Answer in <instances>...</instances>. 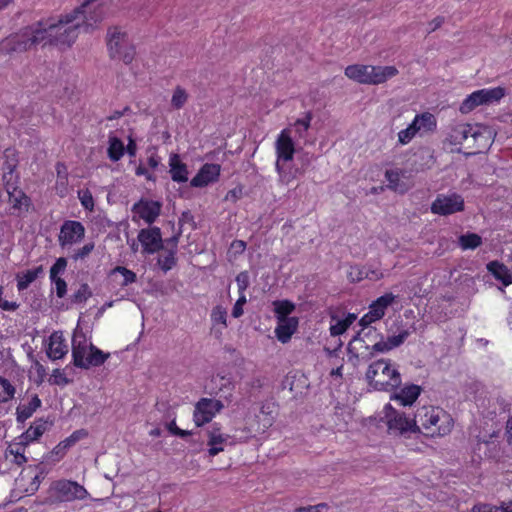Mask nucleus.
Wrapping results in <instances>:
<instances>
[{
	"instance_id": "obj_52",
	"label": "nucleus",
	"mask_w": 512,
	"mask_h": 512,
	"mask_svg": "<svg viewBox=\"0 0 512 512\" xmlns=\"http://www.w3.org/2000/svg\"><path fill=\"white\" fill-rule=\"evenodd\" d=\"M79 198H80L81 204L83 205V207L85 209L90 210V211L93 210L94 201H93L92 194L88 190L80 192Z\"/></svg>"
},
{
	"instance_id": "obj_43",
	"label": "nucleus",
	"mask_w": 512,
	"mask_h": 512,
	"mask_svg": "<svg viewBox=\"0 0 512 512\" xmlns=\"http://www.w3.org/2000/svg\"><path fill=\"white\" fill-rule=\"evenodd\" d=\"M348 277H349L351 282H360L363 279H366L367 272L365 270V266H363V267L352 266L350 268L349 273H348Z\"/></svg>"
},
{
	"instance_id": "obj_4",
	"label": "nucleus",
	"mask_w": 512,
	"mask_h": 512,
	"mask_svg": "<svg viewBox=\"0 0 512 512\" xmlns=\"http://www.w3.org/2000/svg\"><path fill=\"white\" fill-rule=\"evenodd\" d=\"M398 70L395 66L349 65L345 69V75L362 84L377 85L386 82L396 76Z\"/></svg>"
},
{
	"instance_id": "obj_48",
	"label": "nucleus",
	"mask_w": 512,
	"mask_h": 512,
	"mask_svg": "<svg viewBox=\"0 0 512 512\" xmlns=\"http://www.w3.org/2000/svg\"><path fill=\"white\" fill-rule=\"evenodd\" d=\"M94 243L89 242L86 243L82 248L76 250L74 254L72 255V258L77 261L79 259H85L93 250H94Z\"/></svg>"
},
{
	"instance_id": "obj_1",
	"label": "nucleus",
	"mask_w": 512,
	"mask_h": 512,
	"mask_svg": "<svg viewBox=\"0 0 512 512\" xmlns=\"http://www.w3.org/2000/svg\"><path fill=\"white\" fill-rule=\"evenodd\" d=\"M79 9L60 16L58 19L48 18L35 23L40 44L70 47L78 37L81 28L77 17Z\"/></svg>"
},
{
	"instance_id": "obj_10",
	"label": "nucleus",
	"mask_w": 512,
	"mask_h": 512,
	"mask_svg": "<svg viewBox=\"0 0 512 512\" xmlns=\"http://www.w3.org/2000/svg\"><path fill=\"white\" fill-rule=\"evenodd\" d=\"M276 170L279 173L280 179L283 182H289L285 172V163L293 159L295 153L294 142L290 136L286 134V130H283L276 141Z\"/></svg>"
},
{
	"instance_id": "obj_54",
	"label": "nucleus",
	"mask_w": 512,
	"mask_h": 512,
	"mask_svg": "<svg viewBox=\"0 0 512 512\" xmlns=\"http://www.w3.org/2000/svg\"><path fill=\"white\" fill-rule=\"evenodd\" d=\"M83 435H86V432L84 430H77L68 438H66L64 441H62L64 448H69L72 445H74Z\"/></svg>"
},
{
	"instance_id": "obj_58",
	"label": "nucleus",
	"mask_w": 512,
	"mask_h": 512,
	"mask_svg": "<svg viewBox=\"0 0 512 512\" xmlns=\"http://www.w3.org/2000/svg\"><path fill=\"white\" fill-rule=\"evenodd\" d=\"M328 509L327 504L320 503L315 506L301 507L297 509V512H326Z\"/></svg>"
},
{
	"instance_id": "obj_31",
	"label": "nucleus",
	"mask_w": 512,
	"mask_h": 512,
	"mask_svg": "<svg viewBox=\"0 0 512 512\" xmlns=\"http://www.w3.org/2000/svg\"><path fill=\"white\" fill-rule=\"evenodd\" d=\"M436 126V118L429 112L418 114L406 128H433Z\"/></svg>"
},
{
	"instance_id": "obj_33",
	"label": "nucleus",
	"mask_w": 512,
	"mask_h": 512,
	"mask_svg": "<svg viewBox=\"0 0 512 512\" xmlns=\"http://www.w3.org/2000/svg\"><path fill=\"white\" fill-rule=\"evenodd\" d=\"M458 244L463 250H474L482 244V238L476 233H466L459 236Z\"/></svg>"
},
{
	"instance_id": "obj_63",
	"label": "nucleus",
	"mask_w": 512,
	"mask_h": 512,
	"mask_svg": "<svg viewBox=\"0 0 512 512\" xmlns=\"http://www.w3.org/2000/svg\"><path fill=\"white\" fill-rule=\"evenodd\" d=\"M372 350L375 351V352H387L389 350H391V348L389 347V344H388V341H379L377 343H375L372 347Z\"/></svg>"
},
{
	"instance_id": "obj_37",
	"label": "nucleus",
	"mask_w": 512,
	"mask_h": 512,
	"mask_svg": "<svg viewBox=\"0 0 512 512\" xmlns=\"http://www.w3.org/2000/svg\"><path fill=\"white\" fill-rule=\"evenodd\" d=\"M92 296V290L87 283H82L78 290L72 295L73 303H84L88 298Z\"/></svg>"
},
{
	"instance_id": "obj_35",
	"label": "nucleus",
	"mask_w": 512,
	"mask_h": 512,
	"mask_svg": "<svg viewBox=\"0 0 512 512\" xmlns=\"http://www.w3.org/2000/svg\"><path fill=\"white\" fill-rule=\"evenodd\" d=\"M275 307V314L277 319H284V318H290L289 315L293 312L295 309V306L293 303L284 300V301H276L274 302Z\"/></svg>"
},
{
	"instance_id": "obj_27",
	"label": "nucleus",
	"mask_w": 512,
	"mask_h": 512,
	"mask_svg": "<svg viewBox=\"0 0 512 512\" xmlns=\"http://www.w3.org/2000/svg\"><path fill=\"white\" fill-rule=\"evenodd\" d=\"M487 270L504 286H508L512 283V274L503 263L497 260L491 261L487 264Z\"/></svg>"
},
{
	"instance_id": "obj_14",
	"label": "nucleus",
	"mask_w": 512,
	"mask_h": 512,
	"mask_svg": "<svg viewBox=\"0 0 512 512\" xmlns=\"http://www.w3.org/2000/svg\"><path fill=\"white\" fill-rule=\"evenodd\" d=\"M85 235V228L79 221L66 220L61 228L58 241L61 247L80 242Z\"/></svg>"
},
{
	"instance_id": "obj_40",
	"label": "nucleus",
	"mask_w": 512,
	"mask_h": 512,
	"mask_svg": "<svg viewBox=\"0 0 512 512\" xmlns=\"http://www.w3.org/2000/svg\"><path fill=\"white\" fill-rule=\"evenodd\" d=\"M332 321H335L334 324H331L330 326V334L332 336H339L346 332V330L349 328L348 324L344 321V319H339L336 316H332Z\"/></svg>"
},
{
	"instance_id": "obj_49",
	"label": "nucleus",
	"mask_w": 512,
	"mask_h": 512,
	"mask_svg": "<svg viewBox=\"0 0 512 512\" xmlns=\"http://www.w3.org/2000/svg\"><path fill=\"white\" fill-rule=\"evenodd\" d=\"M394 299L395 296L392 293H386L377 298V300H375L374 303L385 312L388 306H390L393 303Z\"/></svg>"
},
{
	"instance_id": "obj_59",
	"label": "nucleus",
	"mask_w": 512,
	"mask_h": 512,
	"mask_svg": "<svg viewBox=\"0 0 512 512\" xmlns=\"http://www.w3.org/2000/svg\"><path fill=\"white\" fill-rule=\"evenodd\" d=\"M365 270L367 272L366 279H369L371 281H377L383 277V273L381 271H379L378 269H374V268L365 266Z\"/></svg>"
},
{
	"instance_id": "obj_44",
	"label": "nucleus",
	"mask_w": 512,
	"mask_h": 512,
	"mask_svg": "<svg viewBox=\"0 0 512 512\" xmlns=\"http://www.w3.org/2000/svg\"><path fill=\"white\" fill-rule=\"evenodd\" d=\"M67 266V260L64 257H60L56 260V262L52 265L50 269V279L55 280L58 278V274L65 271Z\"/></svg>"
},
{
	"instance_id": "obj_34",
	"label": "nucleus",
	"mask_w": 512,
	"mask_h": 512,
	"mask_svg": "<svg viewBox=\"0 0 512 512\" xmlns=\"http://www.w3.org/2000/svg\"><path fill=\"white\" fill-rule=\"evenodd\" d=\"M16 389L11 382L0 376V403H5L14 398Z\"/></svg>"
},
{
	"instance_id": "obj_64",
	"label": "nucleus",
	"mask_w": 512,
	"mask_h": 512,
	"mask_svg": "<svg viewBox=\"0 0 512 512\" xmlns=\"http://www.w3.org/2000/svg\"><path fill=\"white\" fill-rule=\"evenodd\" d=\"M375 321H377V319H374V317L371 316V314L368 312L360 319L359 324L363 328H367L370 324H372Z\"/></svg>"
},
{
	"instance_id": "obj_23",
	"label": "nucleus",
	"mask_w": 512,
	"mask_h": 512,
	"mask_svg": "<svg viewBox=\"0 0 512 512\" xmlns=\"http://www.w3.org/2000/svg\"><path fill=\"white\" fill-rule=\"evenodd\" d=\"M208 445L210 446L208 453L210 456H216L224 450L223 444L229 439V435L220 432L219 427L214 425L207 431Z\"/></svg>"
},
{
	"instance_id": "obj_53",
	"label": "nucleus",
	"mask_w": 512,
	"mask_h": 512,
	"mask_svg": "<svg viewBox=\"0 0 512 512\" xmlns=\"http://www.w3.org/2000/svg\"><path fill=\"white\" fill-rule=\"evenodd\" d=\"M247 299L245 295H239L238 300L234 304V307L232 309V316L234 318H239L243 315V305L246 304Z\"/></svg>"
},
{
	"instance_id": "obj_32",
	"label": "nucleus",
	"mask_w": 512,
	"mask_h": 512,
	"mask_svg": "<svg viewBox=\"0 0 512 512\" xmlns=\"http://www.w3.org/2000/svg\"><path fill=\"white\" fill-rule=\"evenodd\" d=\"M125 152V146L123 142L117 137H109V147L107 149L108 157L110 160L116 162L122 158Z\"/></svg>"
},
{
	"instance_id": "obj_20",
	"label": "nucleus",
	"mask_w": 512,
	"mask_h": 512,
	"mask_svg": "<svg viewBox=\"0 0 512 512\" xmlns=\"http://www.w3.org/2000/svg\"><path fill=\"white\" fill-rule=\"evenodd\" d=\"M471 131H473V133H471L470 136L473 138L474 141H478L480 138L483 137L486 138L485 143L480 145L479 148L489 147V139L496 135L495 130H453L454 133L451 135V137L453 138V141L455 143H461L463 140L468 139L469 133Z\"/></svg>"
},
{
	"instance_id": "obj_41",
	"label": "nucleus",
	"mask_w": 512,
	"mask_h": 512,
	"mask_svg": "<svg viewBox=\"0 0 512 512\" xmlns=\"http://www.w3.org/2000/svg\"><path fill=\"white\" fill-rule=\"evenodd\" d=\"M187 101V93L184 89L177 87L173 93L171 103L173 107L179 109L181 108L185 102Z\"/></svg>"
},
{
	"instance_id": "obj_11",
	"label": "nucleus",
	"mask_w": 512,
	"mask_h": 512,
	"mask_svg": "<svg viewBox=\"0 0 512 512\" xmlns=\"http://www.w3.org/2000/svg\"><path fill=\"white\" fill-rule=\"evenodd\" d=\"M464 210V199L461 195L452 193L438 195L431 204V212L442 216L450 215Z\"/></svg>"
},
{
	"instance_id": "obj_57",
	"label": "nucleus",
	"mask_w": 512,
	"mask_h": 512,
	"mask_svg": "<svg viewBox=\"0 0 512 512\" xmlns=\"http://www.w3.org/2000/svg\"><path fill=\"white\" fill-rule=\"evenodd\" d=\"M10 453L14 455L15 464L21 466L22 464L27 462V458L24 455L23 448H17L16 450L11 449Z\"/></svg>"
},
{
	"instance_id": "obj_39",
	"label": "nucleus",
	"mask_w": 512,
	"mask_h": 512,
	"mask_svg": "<svg viewBox=\"0 0 512 512\" xmlns=\"http://www.w3.org/2000/svg\"><path fill=\"white\" fill-rule=\"evenodd\" d=\"M474 512H512V501L508 502L505 506H490L481 505L475 506Z\"/></svg>"
},
{
	"instance_id": "obj_22",
	"label": "nucleus",
	"mask_w": 512,
	"mask_h": 512,
	"mask_svg": "<svg viewBox=\"0 0 512 512\" xmlns=\"http://www.w3.org/2000/svg\"><path fill=\"white\" fill-rule=\"evenodd\" d=\"M48 428V422L42 418L36 420L20 437V446H26L30 442L38 440Z\"/></svg>"
},
{
	"instance_id": "obj_55",
	"label": "nucleus",
	"mask_w": 512,
	"mask_h": 512,
	"mask_svg": "<svg viewBox=\"0 0 512 512\" xmlns=\"http://www.w3.org/2000/svg\"><path fill=\"white\" fill-rule=\"evenodd\" d=\"M56 286V294L59 298H63L67 292V284L64 279L58 277L55 280H51Z\"/></svg>"
},
{
	"instance_id": "obj_9",
	"label": "nucleus",
	"mask_w": 512,
	"mask_h": 512,
	"mask_svg": "<svg viewBox=\"0 0 512 512\" xmlns=\"http://www.w3.org/2000/svg\"><path fill=\"white\" fill-rule=\"evenodd\" d=\"M104 0H85L80 6L77 17L80 22L81 28L85 32H90L94 29V25L101 22L105 16V9L103 7Z\"/></svg>"
},
{
	"instance_id": "obj_45",
	"label": "nucleus",
	"mask_w": 512,
	"mask_h": 512,
	"mask_svg": "<svg viewBox=\"0 0 512 512\" xmlns=\"http://www.w3.org/2000/svg\"><path fill=\"white\" fill-rule=\"evenodd\" d=\"M29 270H27L22 276L17 275V288L19 291H23L29 287V285L36 279L33 277Z\"/></svg>"
},
{
	"instance_id": "obj_56",
	"label": "nucleus",
	"mask_w": 512,
	"mask_h": 512,
	"mask_svg": "<svg viewBox=\"0 0 512 512\" xmlns=\"http://www.w3.org/2000/svg\"><path fill=\"white\" fill-rule=\"evenodd\" d=\"M419 130H400L398 137L401 144L409 143Z\"/></svg>"
},
{
	"instance_id": "obj_8",
	"label": "nucleus",
	"mask_w": 512,
	"mask_h": 512,
	"mask_svg": "<svg viewBox=\"0 0 512 512\" xmlns=\"http://www.w3.org/2000/svg\"><path fill=\"white\" fill-rule=\"evenodd\" d=\"M388 430L392 433L404 435L407 433H417L420 431L413 419L405 416L403 412L397 411L390 404H386L382 411Z\"/></svg>"
},
{
	"instance_id": "obj_47",
	"label": "nucleus",
	"mask_w": 512,
	"mask_h": 512,
	"mask_svg": "<svg viewBox=\"0 0 512 512\" xmlns=\"http://www.w3.org/2000/svg\"><path fill=\"white\" fill-rule=\"evenodd\" d=\"M408 336H409L408 330H403L398 335L389 336L387 338V341H388V344H389V347L391 348V350L393 348L399 347L401 344H403Z\"/></svg>"
},
{
	"instance_id": "obj_16",
	"label": "nucleus",
	"mask_w": 512,
	"mask_h": 512,
	"mask_svg": "<svg viewBox=\"0 0 512 512\" xmlns=\"http://www.w3.org/2000/svg\"><path fill=\"white\" fill-rule=\"evenodd\" d=\"M439 420V411L433 407L426 406L418 409L413 419L416 425L419 423L425 430H432L431 435L436 433L442 434L440 428H434L437 427Z\"/></svg>"
},
{
	"instance_id": "obj_17",
	"label": "nucleus",
	"mask_w": 512,
	"mask_h": 512,
	"mask_svg": "<svg viewBox=\"0 0 512 512\" xmlns=\"http://www.w3.org/2000/svg\"><path fill=\"white\" fill-rule=\"evenodd\" d=\"M132 212L151 225L161 212V204L157 201L140 200L132 207Z\"/></svg>"
},
{
	"instance_id": "obj_28",
	"label": "nucleus",
	"mask_w": 512,
	"mask_h": 512,
	"mask_svg": "<svg viewBox=\"0 0 512 512\" xmlns=\"http://www.w3.org/2000/svg\"><path fill=\"white\" fill-rule=\"evenodd\" d=\"M421 388L417 385H409L404 387L400 393L395 394L392 399L398 401L402 406L412 405L420 395Z\"/></svg>"
},
{
	"instance_id": "obj_62",
	"label": "nucleus",
	"mask_w": 512,
	"mask_h": 512,
	"mask_svg": "<svg viewBox=\"0 0 512 512\" xmlns=\"http://www.w3.org/2000/svg\"><path fill=\"white\" fill-rule=\"evenodd\" d=\"M369 309V313L374 317V319H377V321L383 318L385 315V312L380 309L374 302H372Z\"/></svg>"
},
{
	"instance_id": "obj_18",
	"label": "nucleus",
	"mask_w": 512,
	"mask_h": 512,
	"mask_svg": "<svg viewBox=\"0 0 512 512\" xmlns=\"http://www.w3.org/2000/svg\"><path fill=\"white\" fill-rule=\"evenodd\" d=\"M7 181L6 190L9 195V203L12 205V208L18 212V215L28 212L29 207L31 205V199L21 190L16 187H13Z\"/></svg>"
},
{
	"instance_id": "obj_13",
	"label": "nucleus",
	"mask_w": 512,
	"mask_h": 512,
	"mask_svg": "<svg viewBox=\"0 0 512 512\" xmlns=\"http://www.w3.org/2000/svg\"><path fill=\"white\" fill-rule=\"evenodd\" d=\"M54 490L57 500L61 502L84 499L88 494L82 485L69 480H60L55 482Z\"/></svg>"
},
{
	"instance_id": "obj_5",
	"label": "nucleus",
	"mask_w": 512,
	"mask_h": 512,
	"mask_svg": "<svg viewBox=\"0 0 512 512\" xmlns=\"http://www.w3.org/2000/svg\"><path fill=\"white\" fill-rule=\"evenodd\" d=\"M35 23L0 41V55L22 53L40 44Z\"/></svg>"
},
{
	"instance_id": "obj_26",
	"label": "nucleus",
	"mask_w": 512,
	"mask_h": 512,
	"mask_svg": "<svg viewBox=\"0 0 512 512\" xmlns=\"http://www.w3.org/2000/svg\"><path fill=\"white\" fill-rule=\"evenodd\" d=\"M171 178L175 182L188 180L187 166L182 163L178 154H172L169 160Z\"/></svg>"
},
{
	"instance_id": "obj_19",
	"label": "nucleus",
	"mask_w": 512,
	"mask_h": 512,
	"mask_svg": "<svg viewBox=\"0 0 512 512\" xmlns=\"http://www.w3.org/2000/svg\"><path fill=\"white\" fill-rule=\"evenodd\" d=\"M220 173V166L217 164H205L195 177L192 178L190 184L192 187H204L215 181Z\"/></svg>"
},
{
	"instance_id": "obj_46",
	"label": "nucleus",
	"mask_w": 512,
	"mask_h": 512,
	"mask_svg": "<svg viewBox=\"0 0 512 512\" xmlns=\"http://www.w3.org/2000/svg\"><path fill=\"white\" fill-rule=\"evenodd\" d=\"M236 283L240 295H245L244 292L250 284L249 274L247 271H242L236 276Z\"/></svg>"
},
{
	"instance_id": "obj_51",
	"label": "nucleus",
	"mask_w": 512,
	"mask_h": 512,
	"mask_svg": "<svg viewBox=\"0 0 512 512\" xmlns=\"http://www.w3.org/2000/svg\"><path fill=\"white\" fill-rule=\"evenodd\" d=\"M185 224H189L191 226L192 230L196 229V224H195V221H194V216L192 215V213L189 210L182 212V214H181V216L179 218V226H180L179 229L182 230V227Z\"/></svg>"
},
{
	"instance_id": "obj_30",
	"label": "nucleus",
	"mask_w": 512,
	"mask_h": 512,
	"mask_svg": "<svg viewBox=\"0 0 512 512\" xmlns=\"http://www.w3.org/2000/svg\"><path fill=\"white\" fill-rule=\"evenodd\" d=\"M18 166V155L15 149L7 148L4 151V163L3 170L4 175L3 178L6 179L7 175L12 176L14 171Z\"/></svg>"
},
{
	"instance_id": "obj_60",
	"label": "nucleus",
	"mask_w": 512,
	"mask_h": 512,
	"mask_svg": "<svg viewBox=\"0 0 512 512\" xmlns=\"http://www.w3.org/2000/svg\"><path fill=\"white\" fill-rule=\"evenodd\" d=\"M444 21H445V18L443 16H437L432 21H430L428 24L429 25L428 34L434 32L435 30L440 28L442 26V24L444 23Z\"/></svg>"
},
{
	"instance_id": "obj_7",
	"label": "nucleus",
	"mask_w": 512,
	"mask_h": 512,
	"mask_svg": "<svg viewBox=\"0 0 512 512\" xmlns=\"http://www.w3.org/2000/svg\"><path fill=\"white\" fill-rule=\"evenodd\" d=\"M506 96V89L498 86L494 88H484L474 91L468 95L461 103L459 111L462 114H468L479 106H490L497 104Z\"/></svg>"
},
{
	"instance_id": "obj_21",
	"label": "nucleus",
	"mask_w": 512,
	"mask_h": 512,
	"mask_svg": "<svg viewBox=\"0 0 512 512\" xmlns=\"http://www.w3.org/2000/svg\"><path fill=\"white\" fill-rule=\"evenodd\" d=\"M298 327V318L290 317L279 319L275 334L277 339L282 343H287Z\"/></svg>"
},
{
	"instance_id": "obj_24",
	"label": "nucleus",
	"mask_w": 512,
	"mask_h": 512,
	"mask_svg": "<svg viewBox=\"0 0 512 512\" xmlns=\"http://www.w3.org/2000/svg\"><path fill=\"white\" fill-rule=\"evenodd\" d=\"M68 353V346L60 332H54L50 336L47 355L52 360L61 359Z\"/></svg>"
},
{
	"instance_id": "obj_12",
	"label": "nucleus",
	"mask_w": 512,
	"mask_h": 512,
	"mask_svg": "<svg viewBox=\"0 0 512 512\" xmlns=\"http://www.w3.org/2000/svg\"><path fill=\"white\" fill-rule=\"evenodd\" d=\"M224 405L220 400L201 398L195 405L193 419L200 427L212 420L216 412H220Z\"/></svg>"
},
{
	"instance_id": "obj_6",
	"label": "nucleus",
	"mask_w": 512,
	"mask_h": 512,
	"mask_svg": "<svg viewBox=\"0 0 512 512\" xmlns=\"http://www.w3.org/2000/svg\"><path fill=\"white\" fill-rule=\"evenodd\" d=\"M107 46L110 57L129 64L134 59L135 50L130 44L128 35L117 26L110 27L107 32Z\"/></svg>"
},
{
	"instance_id": "obj_61",
	"label": "nucleus",
	"mask_w": 512,
	"mask_h": 512,
	"mask_svg": "<svg viewBox=\"0 0 512 512\" xmlns=\"http://www.w3.org/2000/svg\"><path fill=\"white\" fill-rule=\"evenodd\" d=\"M181 233H182V230L179 229L177 234H175L171 238L165 240L167 250L168 249H173L174 251H176L178 240H179V237H180Z\"/></svg>"
},
{
	"instance_id": "obj_50",
	"label": "nucleus",
	"mask_w": 512,
	"mask_h": 512,
	"mask_svg": "<svg viewBox=\"0 0 512 512\" xmlns=\"http://www.w3.org/2000/svg\"><path fill=\"white\" fill-rule=\"evenodd\" d=\"M50 382L55 385H67L70 383V380L63 374L60 369H54L51 375Z\"/></svg>"
},
{
	"instance_id": "obj_42",
	"label": "nucleus",
	"mask_w": 512,
	"mask_h": 512,
	"mask_svg": "<svg viewBox=\"0 0 512 512\" xmlns=\"http://www.w3.org/2000/svg\"><path fill=\"white\" fill-rule=\"evenodd\" d=\"M211 320L213 323H221L225 327L227 326V311L222 306H216L211 312Z\"/></svg>"
},
{
	"instance_id": "obj_25",
	"label": "nucleus",
	"mask_w": 512,
	"mask_h": 512,
	"mask_svg": "<svg viewBox=\"0 0 512 512\" xmlns=\"http://www.w3.org/2000/svg\"><path fill=\"white\" fill-rule=\"evenodd\" d=\"M406 171L402 169H391L385 172L388 181V188L393 191L404 193L409 189V185L403 182L402 178H407Z\"/></svg>"
},
{
	"instance_id": "obj_3",
	"label": "nucleus",
	"mask_w": 512,
	"mask_h": 512,
	"mask_svg": "<svg viewBox=\"0 0 512 512\" xmlns=\"http://www.w3.org/2000/svg\"><path fill=\"white\" fill-rule=\"evenodd\" d=\"M366 380L375 390L390 391L401 385L400 373L385 359H380L368 367Z\"/></svg>"
},
{
	"instance_id": "obj_15",
	"label": "nucleus",
	"mask_w": 512,
	"mask_h": 512,
	"mask_svg": "<svg viewBox=\"0 0 512 512\" xmlns=\"http://www.w3.org/2000/svg\"><path fill=\"white\" fill-rule=\"evenodd\" d=\"M138 240L142 244L144 252L148 254H153L164 248L161 230L158 227L140 230Z\"/></svg>"
},
{
	"instance_id": "obj_36",
	"label": "nucleus",
	"mask_w": 512,
	"mask_h": 512,
	"mask_svg": "<svg viewBox=\"0 0 512 512\" xmlns=\"http://www.w3.org/2000/svg\"><path fill=\"white\" fill-rule=\"evenodd\" d=\"M116 273H119L123 276V281L121 282L122 287L128 286L129 284L135 283L137 281L136 274L124 266H116L113 268L111 274Z\"/></svg>"
},
{
	"instance_id": "obj_29",
	"label": "nucleus",
	"mask_w": 512,
	"mask_h": 512,
	"mask_svg": "<svg viewBox=\"0 0 512 512\" xmlns=\"http://www.w3.org/2000/svg\"><path fill=\"white\" fill-rule=\"evenodd\" d=\"M41 406L38 395H33L28 405H20L16 409L17 422L24 423Z\"/></svg>"
},
{
	"instance_id": "obj_2",
	"label": "nucleus",
	"mask_w": 512,
	"mask_h": 512,
	"mask_svg": "<svg viewBox=\"0 0 512 512\" xmlns=\"http://www.w3.org/2000/svg\"><path fill=\"white\" fill-rule=\"evenodd\" d=\"M109 356V353H104L92 343L88 344L83 333L74 332L72 338V358L75 367L81 369L98 367L102 365Z\"/></svg>"
},
{
	"instance_id": "obj_38",
	"label": "nucleus",
	"mask_w": 512,
	"mask_h": 512,
	"mask_svg": "<svg viewBox=\"0 0 512 512\" xmlns=\"http://www.w3.org/2000/svg\"><path fill=\"white\" fill-rule=\"evenodd\" d=\"M175 253L173 249H168L167 254L158 258V264L164 272L169 271L176 264Z\"/></svg>"
}]
</instances>
